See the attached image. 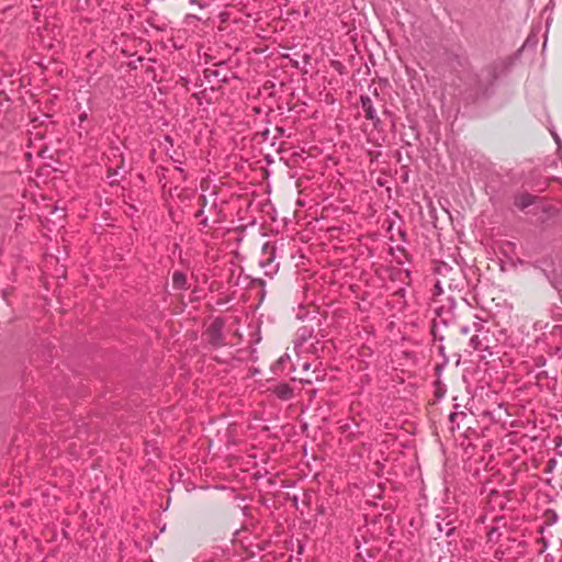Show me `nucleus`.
<instances>
[{
	"label": "nucleus",
	"instance_id": "0eeeda50",
	"mask_svg": "<svg viewBox=\"0 0 562 562\" xmlns=\"http://www.w3.org/2000/svg\"><path fill=\"white\" fill-rule=\"evenodd\" d=\"M86 120H87V113H82V114L79 115V121L80 122H83Z\"/></svg>",
	"mask_w": 562,
	"mask_h": 562
},
{
	"label": "nucleus",
	"instance_id": "6e6552de",
	"mask_svg": "<svg viewBox=\"0 0 562 562\" xmlns=\"http://www.w3.org/2000/svg\"><path fill=\"white\" fill-rule=\"evenodd\" d=\"M176 169H177L178 171H180L181 173L183 172V169H182L180 166H177V167H176Z\"/></svg>",
	"mask_w": 562,
	"mask_h": 562
},
{
	"label": "nucleus",
	"instance_id": "39448f33",
	"mask_svg": "<svg viewBox=\"0 0 562 562\" xmlns=\"http://www.w3.org/2000/svg\"><path fill=\"white\" fill-rule=\"evenodd\" d=\"M533 196L532 195H522L519 198L517 204L521 207V209H525L529 205H531L533 203Z\"/></svg>",
	"mask_w": 562,
	"mask_h": 562
},
{
	"label": "nucleus",
	"instance_id": "20e7f679",
	"mask_svg": "<svg viewBox=\"0 0 562 562\" xmlns=\"http://www.w3.org/2000/svg\"><path fill=\"white\" fill-rule=\"evenodd\" d=\"M173 286L177 289H183L187 284V277L183 272L176 271L172 276Z\"/></svg>",
	"mask_w": 562,
	"mask_h": 562
},
{
	"label": "nucleus",
	"instance_id": "f257e3e1",
	"mask_svg": "<svg viewBox=\"0 0 562 562\" xmlns=\"http://www.w3.org/2000/svg\"><path fill=\"white\" fill-rule=\"evenodd\" d=\"M223 322L220 318L214 319L206 330L207 341L213 346H220L223 342Z\"/></svg>",
	"mask_w": 562,
	"mask_h": 562
},
{
	"label": "nucleus",
	"instance_id": "7ed1b4c3",
	"mask_svg": "<svg viewBox=\"0 0 562 562\" xmlns=\"http://www.w3.org/2000/svg\"><path fill=\"white\" fill-rule=\"evenodd\" d=\"M361 108L364 112V117L374 123L379 122V117L376 115V111L373 106L372 100L368 95H361L360 98Z\"/></svg>",
	"mask_w": 562,
	"mask_h": 562
},
{
	"label": "nucleus",
	"instance_id": "f03ea898",
	"mask_svg": "<svg viewBox=\"0 0 562 562\" xmlns=\"http://www.w3.org/2000/svg\"><path fill=\"white\" fill-rule=\"evenodd\" d=\"M477 333L470 338V346L477 351L488 350V331L477 329Z\"/></svg>",
	"mask_w": 562,
	"mask_h": 562
},
{
	"label": "nucleus",
	"instance_id": "423d86ee",
	"mask_svg": "<svg viewBox=\"0 0 562 562\" xmlns=\"http://www.w3.org/2000/svg\"><path fill=\"white\" fill-rule=\"evenodd\" d=\"M289 360H290V356L285 353V355H283V356H281V357L279 358L278 363H279V364H284V363H285L286 361H289Z\"/></svg>",
	"mask_w": 562,
	"mask_h": 562
}]
</instances>
